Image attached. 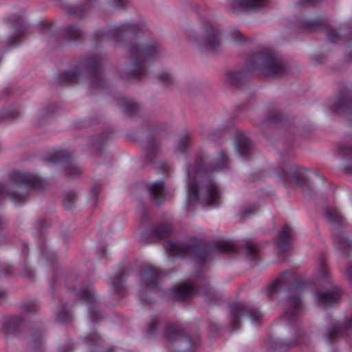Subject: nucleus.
Returning <instances> with one entry per match:
<instances>
[{"mask_svg":"<svg viewBox=\"0 0 352 352\" xmlns=\"http://www.w3.org/2000/svg\"><path fill=\"white\" fill-rule=\"evenodd\" d=\"M26 30H27V28L24 25L16 28V32L19 34L25 33L26 32Z\"/></svg>","mask_w":352,"mask_h":352,"instance_id":"obj_57","label":"nucleus"},{"mask_svg":"<svg viewBox=\"0 0 352 352\" xmlns=\"http://www.w3.org/2000/svg\"><path fill=\"white\" fill-rule=\"evenodd\" d=\"M47 186V182L37 175L14 172L8 186L0 184V196L9 197L15 204H23L27 200L30 188L43 189Z\"/></svg>","mask_w":352,"mask_h":352,"instance_id":"obj_5","label":"nucleus"},{"mask_svg":"<svg viewBox=\"0 0 352 352\" xmlns=\"http://www.w3.org/2000/svg\"><path fill=\"white\" fill-rule=\"evenodd\" d=\"M255 211H256V209H254L253 208H248V209L245 210L243 212V215L244 217H247L249 214L254 213Z\"/></svg>","mask_w":352,"mask_h":352,"instance_id":"obj_54","label":"nucleus"},{"mask_svg":"<svg viewBox=\"0 0 352 352\" xmlns=\"http://www.w3.org/2000/svg\"><path fill=\"white\" fill-rule=\"evenodd\" d=\"M345 169L349 173L352 174V157L348 160Z\"/></svg>","mask_w":352,"mask_h":352,"instance_id":"obj_52","label":"nucleus"},{"mask_svg":"<svg viewBox=\"0 0 352 352\" xmlns=\"http://www.w3.org/2000/svg\"><path fill=\"white\" fill-rule=\"evenodd\" d=\"M137 26L131 24H124L119 27H115L111 30L113 37L119 39L120 36L129 39L133 38L137 32Z\"/></svg>","mask_w":352,"mask_h":352,"instance_id":"obj_17","label":"nucleus"},{"mask_svg":"<svg viewBox=\"0 0 352 352\" xmlns=\"http://www.w3.org/2000/svg\"><path fill=\"white\" fill-rule=\"evenodd\" d=\"M247 256L251 258H255L258 253L257 245L252 241H248L245 243Z\"/></svg>","mask_w":352,"mask_h":352,"instance_id":"obj_36","label":"nucleus"},{"mask_svg":"<svg viewBox=\"0 0 352 352\" xmlns=\"http://www.w3.org/2000/svg\"><path fill=\"white\" fill-rule=\"evenodd\" d=\"M278 120V116H276V118L274 119V120H272V119H270L268 120L269 122H276L277 120Z\"/></svg>","mask_w":352,"mask_h":352,"instance_id":"obj_59","label":"nucleus"},{"mask_svg":"<svg viewBox=\"0 0 352 352\" xmlns=\"http://www.w3.org/2000/svg\"><path fill=\"white\" fill-rule=\"evenodd\" d=\"M294 232L292 228L285 224L278 232L274 239L276 248L280 253L289 252L292 248Z\"/></svg>","mask_w":352,"mask_h":352,"instance_id":"obj_12","label":"nucleus"},{"mask_svg":"<svg viewBox=\"0 0 352 352\" xmlns=\"http://www.w3.org/2000/svg\"><path fill=\"white\" fill-rule=\"evenodd\" d=\"M112 285L115 292H119L120 289L123 288V283L122 279V276L118 274L116 277V280H112Z\"/></svg>","mask_w":352,"mask_h":352,"instance_id":"obj_41","label":"nucleus"},{"mask_svg":"<svg viewBox=\"0 0 352 352\" xmlns=\"http://www.w3.org/2000/svg\"><path fill=\"white\" fill-rule=\"evenodd\" d=\"M306 3H307L306 2H303V3H302V6L303 8H305V9L307 8Z\"/></svg>","mask_w":352,"mask_h":352,"instance_id":"obj_60","label":"nucleus"},{"mask_svg":"<svg viewBox=\"0 0 352 352\" xmlns=\"http://www.w3.org/2000/svg\"><path fill=\"white\" fill-rule=\"evenodd\" d=\"M67 13L69 15H76L77 16H81L85 13V10L83 6H71L66 8Z\"/></svg>","mask_w":352,"mask_h":352,"instance_id":"obj_38","label":"nucleus"},{"mask_svg":"<svg viewBox=\"0 0 352 352\" xmlns=\"http://www.w3.org/2000/svg\"><path fill=\"white\" fill-rule=\"evenodd\" d=\"M319 263L320 288L314 292V297L315 300L322 307L333 306L340 302L342 290L331 279L329 268L323 256L320 258Z\"/></svg>","mask_w":352,"mask_h":352,"instance_id":"obj_6","label":"nucleus"},{"mask_svg":"<svg viewBox=\"0 0 352 352\" xmlns=\"http://www.w3.org/2000/svg\"><path fill=\"white\" fill-rule=\"evenodd\" d=\"M349 329H352V319L347 322L345 327H343V329H339L337 327H333L331 329L328 330L326 337L329 340L332 341L340 337L343 334L344 331Z\"/></svg>","mask_w":352,"mask_h":352,"instance_id":"obj_24","label":"nucleus"},{"mask_svg":"<svg viewBox=\"0 0 352 352\" xmlns=\"http://www.w3.org/2000/svg\"><path fill=\"white\" fill-rule=\"evenodd\" d=\"M53 111L48 108L41 109L37 114L38 123L39 124L47 122L52 115Z\"/></svg>","mask_w":352,"mask_h":352,"instance_id":"obj_34","label":"nucleus"},{"mask_svg":"<svg viewBox=\"0 0 352 352\" xmlns=\"http://www.w3.org/2000/svg\"><path fill=\"white\" fill-rule=\"evenodd\" d=\"M7 227V222L1 217H0V234L6 230Z\"/></svg>","mask_w":352,"mask_h":352,"instance_id":"obj_50","label":"nucleus"},{"mask_svg":"<svg viewBox=\"0 0 352 352\" xmlns=\"http://www.w3.org/2000/svg\"><path fill=\"white\" fill-rule=\"evenodd\" d=\"M307 170L297 164L286 163L278 173V177L285 181H293L298 186H302L305 183V175Z\"/></svg>","mask_w":352,"mask_h":352,"instance_id":"obj_10","label":"nucleus"},{"mask_svg":"<svg viewBox=\"0 0 352 352\" xmlns=\"http://www.w3.org/2000/svg\"><path fill=\"white\" fill-rule=\"evenodd\" d=\"M65 172L67 175L75 177L81 174L82 170L77 166L71 164L65 168Z\"/></svg>","mask_w":352,"mask_h":352,"instance_id":"obj_39","label":"nucleus"},{"mask_svg":"<svg viewBox=\"0 0 352 352\" xmlns=\"http://www.w3.org/2000/svg\"><path fill=\"white\" fill-rule=\"evenodd\" d=\"M309 5L312 3H314V0H309Z\"/></svg>","mask_w":352,"mask_h":352,"instance_id":"obj_62","label":"nucleus"},{"mask_svg":"<svg viewBox=\"0 0 352 352\" xmlns=\"http://www.w3.org/2000/svg\"><path fill=\"white\" fill-rule=\"evenodd\" d=\"M247 76L245 72L227 71L224 74V81L229 85H237Z\"/></svg>","mask_w":352,"mask_h":352,"instance_id":"obj_21","label":"nucleus"},{"mask_svg":"<svg viewBox=\"0 0 352 352\" xmlns=\"http://www.w3.org/2000/svg\"><path fill=\"white\" fill-rule=\"evenodd\" d=\"M126 0H111L110 4L115 8H122L126 4Z\"/></svg>","mask_w":352,"mask_h":352,"instance_id":"obj_45","label":"nucleus"},{"mask_svg":"<svg viewBox=\"0 0 352 352\" xmlns=\"http://www.w3.org/2000/svg\"><path fill=\"white\" fill-rule=\"evenodd\" d=\"M85 65L90 73L89 85L93 89L103 88L105 85L104 79L102 77L100 68L102 60L99 57H91L85 60Z\"/></svg>","mask_w":352,"mask_h":352,"instance_id":"obj_11","label":"nucleus"},{"mask_svg":"<svg viewBox=\"0 0 352 352\" xmlns=\"http://www.w3.org/2000/svg\"><path fill=\"white\" fill-rule=\"evenodd\" d=\"M75 295L87 303L95 304L96 302V294L91 286L75 289Z\"/></svg>","mask_w":352,"mask_h":352,"instance_id":"obj_20","label":"nucleus"},{"mask_svg":"<svg viewBox=\"0 0 352 352\" xmlns=\"http://www.w3.org/2000/svg\"><path fill=\"white\" fill-rule=\"evenodd\" d=\"M127 50L131 56V63L127 67L122 77L126 80H140L146 76V63L159 57L164 52L161 45L156 42L140 45L136 42L127 44Z\"/></svg>","mask_w":352,"mask_h":352,"instance_id":"obj_3","label":"nucleus"},{"mask_svg":"<svg viewBox=\"0 0 352 352\" xmlns=\"http://www.w3.org/2000/svg\"><path fill=\"white\" fill-rule=\"evenodd\" d=\"M290 274V271L284 272L269 285L270 289H271L272 292L277 291L279 287L285 283L286 277Z\"/></svg>","mask_w":352,"mask_h":352,"instance_id":"obj_30","label":"nucleus"},{"mask_svg":"<svg viewBox=\"0 0 352 352\" xmlns=\"http://www.w3.org/2000/svg\"><path fill=\"white\" fill-rule=\"evenodd\" d=\"M65 37L70 41H77L82 35V32L80 29L76 26H69L64 30Z\"/></svg>","mask_w":352,"mask_h":352,"instance_id":"obj_28","label":"nucleus"},{"mask_svg":"<svg viewBox=\"0 0 352 352\" xmlns=\"http://www.w3.org/2000/svg\"><path fill=\"white\" fill-rule=\"evenodd\" d=\"M124 108V111L130 116H135L139 109L138 105L132 101H128L124 99L122 104Z\"/></svg>","mask_w":352,"mask_h":352,"instance_id":"obj_32","label":"nucleus"},{"mask_svg":"<svg viewBox=\"0 0 352 352\" xmlns=\"http://www.w3.org/2000/svg\"><path fill=\"white\" fill-rule=\"evenodd\" d=\"M248 316L252 322L259 324L261 322L263 314L258 309L250 308L245 305L236 304L231 307L230 314V324L232 327V331L240 327L242 319Z\"/></svg>","mask_w":352,"mask_h":352,"instance_id":"obj_9","label":"nucleus"},{"mask_svg":"<svg viewBox=\"0 0 352 352\" xmlns=\"http://www.w3.org/2000/svg\"><path fill=\"white\" fill-rule=\"evenodd\" d=\"M202 38L198 39L195 31L189 30L187 32V37L196 43L201 50L205 48L212 52H218L221 49V33L217 28L207 25L202 28Z\"/></svg>","mask_w":352,"mask_h":352,"instance_id":"obj_8","label":"nucleus"},{"mask_svg":"<svg viewBox=\"0 0 352 352\" xmlns=\"http://www.w3.org/2000/svg\"><path fill=\"white\" fill-rule=\"evenodd\" d=\"M190 134L186 133L184 135V136L180 139L178 146H177V150L184 152L185 149L190 145Z\"/></svg>","mask_w":352,"mask_h":352,"instance_id":"obj_37","label":"nucleus"},{"mask_svg":"<svg viewBox=\"0 0 352 352\" xmlns=\"http://www.w3.org/2000/svg\"><path fill=\"white\" fill-rule=\"evenodd\" d=\"M236 150L238 153L244 157H248L251 153V142L243 134H240L237 137L236 142Z\"/></svg>","mask_w":352,"mask_h":352,"instance_id":"obj_19","label":"nucleus"},{"mask_svg":"<svg viewBox=\"0 0 352 352\" xmlns=\"http://www.w3.org/2000/svg\"><path fill=\"white\" fill-rule=\"evenodd\" d=\"M204 295L206 301L210 305L216 303L221 298L211 287L206 289Z\"/></svg>","mask_w":352,"mask_h":352,"instance_id":"obj_35","label":"nucleus"},{"mask_svg":"<svg viewBox=\"0 0 352 352\" xmlns=\"http://www.w3.org/2000/svg\"><path fill=\"white\" fill-rule=\"evenodd\" d=\"M56 319L60 322H67L71 320L72 315L68 310L66 309V305L65 303H62L60 306L58 307Z\"/></svg>","mask_w":352,"mask_h":352,"instance_id":"obj_29","label":"nucleus"},{"mask_svg":"<svg viewBox=\"0 0 352 352\" xmlns=\"http://www.w3.org/2000/svg\"><path fill=\"white\" fill-rule=\"evenodd\" d=\"M305 287V281L296 279L295 283L289 288V294L286 300V308L283 320L291 329V339L287 344L289 347L301 344L306 338V330L299 329L301 315L304 311L302 291Z\"/></svg>","mask_w":352,"mask_h":352,"instance_id":"obj_2","label":"nucleus"},{"mask_svg":"<svg viewBox=\"0 0 352 352\" xmlns=\"http://www.w3.org/2000/svg\"><path fill=\"white\" fill-rule=\"evenodd\" d=\"M251 70H258L268 76L280 77L287 73L283 63L276 60L267 52L253 54L250 58Z\"/></svg>","mask_w":352,"mask_h":352,"instance_id":"obj_7","label":"nucleus"},{"mask_svg":"<svg viewBox=\"0 0 352 352\" xmlns=\"http://www.w3.org/2000/svg\"><path fill=\"white\" fill-rule=\"evenodd\" d=\"M325 217L329 221L339 222L341 221L342 217L340 212L334 208H327L325 212Z\"/></svg>","mask_w":352,"mask_h":352,"instance_id":"obj_33","label":"nucleus"},{"mask_svg":"<svg viewBox=\"0 0 352 352\" xmlns=\"http://www.w3.org/2000/svg\"><path fill=\"white\" fill-rule=\"evenodd\" d=\"M236 41L238 44H242L245 41L243 36L239 32H236Z\"/></svg>","mask_w":352,"mask_h":352,"instance_id":"obj_49","label":"nucleus"},{"mask_svg":"<svg viewBox=\"0 0 352 352\" xmlns=\"http://www.w3.org/2000/svg\"><path fill=\"white\" fill-rule=\"evenodd\" d=\"M228 158L226 154L221 151L219 153L216 164H211L207 158L201 157L195 166H189L187 169L188 177V201L197 202L200 201L208 206L217 205L220 194L217 186L208 173L227 168Z\"/></svg>","mask_w":352,"mask_h":352,"instance_id":"obj_1","label":"nucleus"},{"mask_svg":"<svg viewBox=\"0 0 352 352\" xmlns=\"http://www.w3.org/2000/svg\"><path fill=\"white\" fill-rule=\"evenodd\" d=\"M43 342L41 338L35 341L34 346L38 348V352H43Z\"/></svg>","mask_w":352,"mask_h":352,"instance_id":"obj_51","label":"nucleus"},{"mask_svg":"<svg viewBox=\"0 0 352 352\" xmlns=\"http://www.w3.org/2000/svg\"><path fill=\"white\" fill-rule=\"evenodd\" d=\"M158 79L160 82L166 86L171 85L174 83V78L168 72H162L158 76Z\"/></svg>","mask_w":352,"mask_h":352,"instance_id":"obj_40","label":"nucleus"},{"mask_svg":"<svg viewBox=\"0 0 352 352\" xmlns=\"http://www.w3.org/2000/svg\"><path fill=\"white\" fill-rule=\"evenodd\" d=\"M98 315H100V311L96 307L89 308V317L92 321L96 322L100 318V317L98 318Z\"/></svg>","mask_w":352,"mask_h":352,"instance_id":"obj_43","label":"nucleus"},{"mask_svg":"<svg viewBox=\"0 0 352 352\" xmlns=\"http://www.w3.org/2000/svg\"><path fill=\"white\" fill-rule=\"evenodd\" d=\"M235 2L245 10L259 8L265 5V0H235Z\"/></svg>","mask_w":352,"mask_h":352,"instance_id":"obj_23","label":"nucleus"},{"mask_svg":"<svg viewBox=\"0 0 352 352\" xmlns=\"http://www.w3.org/2000/svg\"><path fill=\"white\" fill-rule=\"evenodd\" d=\"M6 296V293L3 291H0V302L5 300Z\"/></svg>","mask_w":352,"mask_h":352,"instance_id":"obj_58","label":"nucleus"},{"mask_svg":"<svg viewBox=\"0 0 352 352\" xmlns=\"http://www.w3.org/2000/svg\"><path fill=\"white\" fill-rule=\"evenodd\" d=\"M9 42L12 45H17V44H19V41H18V36L16 35V36H11L10 38V39H9Z\"/></svg>","mask_w":352,"mask_h":352,"instance_id":"obj_55","label":"nucleus"},{"mask_svg":"<svg viewBox=\"0 0 352 352\" xmlns=\"http://www.w3.org/2000/svg\"><path fill=\"white\" fill-rule=\"evenodd\" d=\"M23 309L28 312H35L36 311V307L32 304H25Z\"/></svg>","mask_w":352,"mask_h":352,"instance_id":"obj_47","label":"nucleus"},{"mask_svg":"<svg viewBox=\"0 0 352 352\" xmlns=\"http://www.w3.org/2000/svg\"><path fill=\"white\" fill-rule=\"evenodd\" d=\"M309 32L319 30L325 31L328 39L332 43L336 42L340 38L339 34L335 30L329 28L327 24L322 22L321 20H311L309 21Z\"/></svg>","mask_w":352,"mask_h":352,"instance_id":"obj_16","label":"nucleus"},{"mask_svg":"<svg viewBox=\"0 0 352 352\" xmlns=\"http://www.w3.org/2000/svg\"><path fill=\"white\" fill-rule=\"evenodd\" d=\"M54 156L52 157H48L46 159V161H48V162H58V161H61L63 157H64V155L63 154L62 152H56V153H54Z\"/></svg>","mask_w":352,"mask_h":352,"instance_id":"obj_44","label":"nucleus"},{"mask_svg":"<svg viewBox=\"0 0 352 352\" xmlns=\"http://www.w3.org/2000/svg\"><path fill=\"white\" fill-rule=\"evenodd\" d=\"M157 327V322L155 320H153L148 325L146 330V335L148 338H151L155 333V330Z\"/></svg>","mask_w":352,"mask_h":352,"instance_id":"obj_42","label":"nucleus"},{"mask_svg":"<svg viewBox=\"0 0 352 352\" xmlns=\"http://www.w3.org/2000/svg\"><path fill=\"white\" fill-rule=\"evenodd\" d=\"M166 337L169 340H179L188 338L185 331L175 325L167 327Z\"/></svg>","mask_w":352,"mask_h":352,"instance_id":"obj_22","label":"nucleus"},{"mask_svg":"<svg viewBox=\"0 0 352 352\" xmlns=\"http://www.w3.org/2000/svg\"><path fill=\"white\" fill-rule=\"evenodd\" d=\"M333 110L338 111L340 110L344 112L352 111V100H345L338 98L333 106Z\"/></svg>","mask_w":352,"mask_h":352,"instance_id":"obj_27","label":"nucleus"},{"mask_svg":"<svg viewBox=\"0 0 352 352\" xmlns=\"http://www.w3.org/2000/svg\"><path fill=\"white\" fill-rule=\"evenodd\" d=\"M82 79V76L76 72H64L57 76L56 78V83L61 86L70 85L80 82Z\"/></svg>","mask_w":352,"mask_h":352,"instance_id":"obj_18","label":"nucleus"},{"mask_svg":"<svg viewBox=\"0 0 352 352\" xmlns=\"http://www.w3.org/2000/svg\"><path fill=\"white\" fill-rule=\"evenodd\" d=\"M350 245L349 241L345 238L343 237V244H340V248L345 249L348 248Z\"/></svg>","mask_w":352,"mask_h":352,"instance_id":"obj_56","label":"nucleus"},{"mask_svg":"<svg viewBox=\"0 0 352 352\" xmlns=\"http://www.w3.org/2000/svg\"><path fill=\"white\" fill-rule=\"evenodd\" d=\"M23 321V319L21 316H14L12 318V324H20Z\"/></svg>","mask_w":352,"mask_h":352,"instance_id":"obj_53","label":"nucleus"},{"mask_svg":"<svg viewBox=\"0 0 352 352\" xmlns=\"http://www.w3.org/2000/svg\"><path fill=\"white\" fill-rule=\"evenodd\" d=\"M172 232V227L168 223L158 225L153 231V236L157 239H162Z\"/></svg>","mask_w":352,"mask_h":352,"instance_id":"obj_26","label":"nucleus"},{"mask_svg":"<svg viewBox=\"0 0 352 352\" xmlns=\"http://www.w3.org/2000/svg\"><path fill=\"white\" fill-rule=\"evenodd\" d=\"M4 273H5L6 275H8V274H10V271H8V270H5Z\"/></svg>","mask_w":352,"mask_h":352,"instance_id":"obj_61","label":"nucleus"},{"mask_svg":"<svg viewBox=\"0 0 352 352\" xmlns=\"http://www.w3.org/2000/svg\"><path fill=\"white\" fill-rule=\"evenodd\" d=\"M166 251L173 255L177 256H185L195 255L201 261H205L209 258L210 254L214 252H233L235 249L234 244L228 241H221L206 245L198 243L195 239H190L186 242L166 241L164 245Z\"/></svg>","mask_w":352,"mask_h":352,"instance_id":"obj_4","label":"nucleus"},{"mask_svg":"<svg viewBox=\"0 0 352 352\" xmlns=\"http://www.w3.org/2000/svg\"><path fill=\"white\" fill-rule=\"evenodd\" d=\"M77 199V195L74 192H67L63 198V206L67 210L72 209Z\"/></svg>","mask_w":352,"mask_h":352,"instance_id":"obj_31","label":"nucleus"},{"mask_svg":"<svg viewBox=\"0 0 352 352\" xmlns=\"http://www.w3.org/2000/svg\"><path fill=\"white\" fill-rule=\"evenodd\" d=\"M345 274L352 281V263L348 264L345 270Z\"/></svg>","mask_w":352,"mask_h":352,"instance_id":"obj_46","label":"nucleus"},{"mask_svg":"<svg viewBox=\"0 0 352 352\" xmlns=\"http://www.w3.org/2000/svg\"><path fill=\"white\" fill-rule=\"evenodd\" d=\"M146 188L151 198L160 204L165 200L166 193L163 181H156L146 184Z\"/></svg>","mask_w":352,"mask_h":352,"instance_id":"obj_14","label":"nucleus"},{"mask_svg":"<svg viewBox=\"0 0 352 352\" xmlns=\"http://www.w3.org/2000/svg\"><path fill=\"white\" fill-rule=\"evenodd\" d=\"M162 272L152 265H149L141 273V281L144 290H157L160 289Z\"/></svg>","mask_w":352,"mask_h":352,"instance_id":"obj_13","label":"nucleus"},{"mask_svg":"<svg viewBox=\"0 0 352 352\" xmlns=\"http://www.w3.org/2000/svg\"><path fill=\"white\" fill-rule=\"evenodd\" d=\"M141 212H142V216H141V222L142 223H144L146 222L147 220H148V216L147 214V211L143 207L142 209H141Z\"/></svg>","mask_w":352,"mask_h":352,"instance_id":"obj_48","label":"nucleus"},{"mask_svg":"<svg viewBox=\"0 0 352 352\" xmlns=\"http://www.w3.org/2000/svg\"><path fill=\"white\" fill-rule=\"evenodd\" d=\"M196 286L192 284L182 283L173 287L172 296L175 300L186 301L192 297Z\"/></svg>","mask_w":352,"mask_h":352,"instance_id":"obj_15","label":"nucleus"},{"mask_svg":"<svg viewBox=\"0 0 352 352\" xmlns=\"http://www.w3.org/2000/svg\"><path fill=\"white\" fill-rule=\"evenodd\" d=\"M159 151L160 148L157 142L153 139L148 140L145 148L146 157L148 160L152 161Z\"/></svg>","mask_w":352,"mask_h":352,"instance_id":"obj_25","label":"nucleus"}]
</instances>
